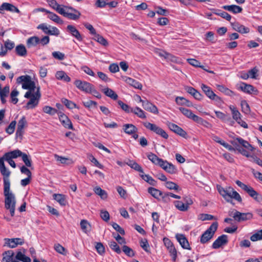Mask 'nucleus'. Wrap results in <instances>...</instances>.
<instances>
[{"label": "nucleus", "mask_w": 262, "mask_h": 262, "mask_svg": "<svg viewBox=\"0 0 262 262\" xmlns=\"http://www.w3.org/2000/svg\"><path fill=\"white\" fill-rule=\"evenodd\" d=\"M17 82L21 83L22 88L28 91L25 94V97L29 98L31 96V93L36 91L35 82L31 80L30 76L26 75L18 77L17 78Z\"/></svg>", "instance_id": "f257e3e1"}, {"label": "nucleus", "mask_w": 262, "mask_h": 262, "mask_svg": "<svg viewBox=\"0 0 262 262\" xmlns=\"http://www.w3.org/2000/svg\"><path fill=\"white\" fill-rule=\"evenodd\" d=\"M5 208L9 210L11 216L15 213L16 200L15 195L10 190V187H4Z\"/></svg>", "instance_id": "f03ea898"}, {"label": "nucleus", "mask_w": 262, "mask_h": 262, "mask_svg": "<svg viewBox=\"0 0 262 262\" xmlns=\"http://www.w3.org/2000/svg\"><path fill=\"white\" fill-rule=\"evenodd\" d=\"M217 190L224 199L228 202H231L232 199L238 202L242 201V198L239 194L232 187H229L224 188L221 186H217Z\"/></svg>", "instance_id": "7ed1b4c3"}, {"label": "nucleus", "mask_w": 262, "mask_h": 262, "mask_svg": "<svg viewBox=\"0 0 262 262\" xmlns=\"http://www.w3.org/2000/svg\"><path fill=\"white\" fill-rule=\"evenodd\" d=\"M235 183L238 186L245 191L255 201L257 202L262 201V195L256 191L251 186L247 185L239 180H236Z\"/></svg>", "instance_id": "20e7f679"}, {"label": "nucleus", "mask_w": 262, "mask_h": 262, "mask_svg": "<svg viewBox=\"0 0 262 262\" xmlns=\"http://www.w3.org/2000/svg\"><path fill=\"white\" fill-rule=\"evenodd\" d=\"M229 215L238 222L251 220L253 217V214L251 212L242 213L235 209L230 211Z\"/></svg>", "instance_id": "39448f33"}, {"label": "nucleus", "mask_w": 262, "mask_h": 262, "mask_svg": "<svg viewBox=\"0 0 262 262\" xmlns=\"http://www.w3.org/2000/svg\"><path fill=\"white\" fill-rule=\"evenodd\" d=\"M218 227L217 222L213 223L203 233L200 238V242L205 244L209 241L213 236Z\"/></svg>", "instance_id": "423d86ee"}, {"label": "nucleus", "mask_w": 262, "mask_h": 262, "mask_svg": "<svg viewBox=\"0 0 262 262\" xmlns=\"http://www.w3.org/2000/svg\"><path fill=\"white\" fill-rule=\"evenodd\" d=\"M179 110L186 117L202 125H205V124H209V122L208 121L204 120L198 116L194 115L190 110H188L184 107H180Z\"/></svg>", "instance_id": "0eeeda50"}, {"label": "nucleus", "mask_w": 262, "mask_h": 262, "mask_svg": "<svg viewBox=\"0 0 262 262\" xmlns=\"http://www.w3.org/2000/svg\"><path fill=\"white\" fill-rule=\"evenodd\" d=\"M61 15L69 19L76 20L79 18L81 13L77 10L71 7L66 6L62 11H61Z\"/></svg>", "instance_id": "6e6552de"}, {"label": "nucleus", "mask_w": 262, "mask_h": 262, "mask_svg": "<svg viewBox=\"0 0 262 262\" xmlns=\"http://www.w3.org/2000/svg\"><path fill=\"white\" fill-rule=\"evenodd\" d=\"M143 124L147 129L153 132L156 134L160 136L164 139H167L168 138V135L162 128L160 127L155 124L151 123L148 122H143Z\"/></svg>", "instance_id": "1a4fd4ad"}, {"label": "nucleus", "mask_w": 262, "mask_h": 262, "mask_svg": "<svg viewBox=\"0 0 262 262\" xmlns=\"http://www.w3.org/2000/svg\"><path fill=\"white\" fill-rule=\"evenodd\" d=\"M41 97L39 87L37 88L36 91L31 93V96L29 98L30 100L27 102L26 108L28 110L32 109L36 107L39 102V100Z\"/></svg>", "instance_id": "9d476101"}, {"label": "nucleus", "mask_w": 262, "mask_h": 262, "mask_svg": "<svg viewBox=\"0 0 262 262\" xmlns=\"http://www.w3.org/2000/svg\"><path fill=\"white\" fill-rule=\"evenodd\" d=\"M18 154L19 152L17 151L16 149L6 152L2 157L3 161L4 162V161H7L12 167L15 168L16 164L13 159L19 157L20 155Z\"/></svg>", "instance_id": "9b49d317"}, {"label": "nucleus", "mask_w": 262, "mask_h": 262, "mask_svg": "<svg viewBox=\"0 0 262 262\" xmlns=\"http://www.w3.org/2000/svg\"><path fill=\"white\" fill-rule=\"evenodd\" d=\"M0 171L3 176L4 187H10V181L9 177L11 174V172L6 168L4 162L3 163H1Z\"/></svg>", "instance_id": "f8f14e48"}, {"label": "nucleus", "mask_w": 262, "mask_h": 262, "mask_svg": "<svg viewBox=\"0 0 262 262\" xmlns=\"http://www.w3.org/2000/svg\"><path fill=\"white\" fill-rule=\"evenodd\" d=\"M201 88L206 96L211 100L215 101L220 100V98L213 92L211 88L209 86L204 83H202L201 84Z\"/></svg>", "instance_id": "ddd939ff"}, {"label": "nucleus", "mask_w": 262, "mask_h": 262, "mask_svg": "<svg viewBox=\"0 0 262 262\" xmlns=\"http://www.w3.org/2000/svg\"><path fill=\"white\" fill-rule=\"evenodd\" d=\"M74 84L77 89L86 93H88V92H90V88L92 85L91 83L79 79L76 80Z\"/></svg>", "instance_id": "4468645a"}, {"label": "nucleus", "mask_w": 262, "mask_h": 262, "mask_svg": "<svg viewBox=\"0 0 262 262\" xmlns=\"http://www.w3.org/2000/svg\"><path fill=\"white\" fill-rule=\"evenodd\" d=\"M239 89L245 93L248 94H254L257 95L258 91L251 84H246V83L243 82L241 84Z\"/></svg>", "instance_id": "2eb2a0df"}, {"label": "nucleus", "mask_w": 262, "mask_h": 262, "mask_svg": "<svg viewBox=\"0 0 262 262\" xmlns=\"http://www.w3.org/2000/svg\"><path fill=\"white\" fill-rule=\"evenodd\" d=\"M159 166L165 171L170 174L176 173L177 171V168L174 165L166 160H163Z\"/></svg>", "instance_id": "dca6fc26"}, {"label": "nucleus", "mask_w": 262, "mask_h": 262, "mask_svg": "<svg viewBox=\"0 0 262 262\" xmlns=\"http://www.w3.org/2000/svg\"><path fill=\"white\" fill-rule=\"evenodd\" d=\"M139 98L140 99V101L142 102V106L145 110L155 114H158V109L156 105L149 102L148 101H143L141 99L140 96H139Z\"/></svg>", "instance_id": "f3484780"}, {"label": "nucleus", "mask_w": 262, "mask_h": 262, "mask_svg": "<svg viewBox=\"0 0 262 262\" xmlns=\"http://www.w3.org/2000/svg\"><path fill=\"white\" fill-rule=\"evenodd\" d=\"M27 122L25 116H23L18 121L17 130L16 132V136L17 137H22L24 132V128L27 126Z\"/></svg>", "instance_id": "a211bd4d"}, {"label": "nucleus", "mask_w": 262, "mask_h": 262, "mask_svg": "<svg viewBox=\"0 0 262 262\" xmlns=\"http://www.w3.org/2000/svg\"><path fill=\"white\" fill-rule=\"evenodd\" d=\"M59 119L62 125L66 128L74 130V128L71 120L63 113H58Z\"/></svg>", "instance_id": "6ab92c4d"}, {"label": "nucleus", "mask_w": 262, "mask_h": 262, "mask_svg": "<svg viewBox=\"0 0 262 262\" xmlns=\"http://www.w3.org/2000/svg\"><path fill=\"white\" fill-rule=\"evenodd\" d=\"M228 243L227 235L223 234L219 237L213 242L212 245L213 249H218L223 245H226Z\"/></svg>", "instance_id": "aec40b11"}, {"label": "nucleus", "mask_w": 262, "mask_h": 262, "mask_svg": "<svg viewBox=\"0 0 262 262\" xmlns=\"http://www.w3.org/2000/svg\"><path fill=\"white\" fill-rule=\"evenodd\" d=\"M4 10L11 12H16L17 13H20V11L17 7L13 5L8 3H3L0 6V13L3 14Z\"/></svg>", "instance_id": "412c9836"}, {"label": "nucleus", "mask_w": 262, "mask_h": 262, "mask_svg": "<svg viewBox=\"0 0 262 262\" xmlns=\"http://www.w3.org/2000/svg\"><path fill=\"white\" fill-rule=\"evenodd\" d=\"M176 238L183 249L187 250L191 249L189 242L184 234H177L176 235Z\"/></svg>", "instance_id": "4be33fe9"}, {"label": "nucleus", "mask_w": 262, "mask_h": 262, "mask_svg": "<svg viewBox=\"0 0 262 262\" xmlns=\"http://www.w3.org/2000/svg\"><path fill=\"white\" fill-rule=\"evenodd\" d=\"M167 125L169 128L174 133L177 134L178 135L181 136L182 137H185L187 135L186 132L181 127H179L177 125L169 122L167 124Z\"/></svg>", "instance_id": "5701e85b"}, {"label": "nucleus", "mask_w": 262, "mask_h": 262, "mask_svg": "<svg viewBox=\"0 0 262 262\" xmlns=\"http://www.w3.org/2000/svg\"><path fill=\"white\" fill-rule=\"evenodd\" d=\"M231 25L234 30L240 33H248L250 32V29L249 28L240 24L238 22L231 23Z\"/></svg>", "instance_id": "b1692460"}, {"label": "nucleus", "mask_w": 262, "mask_h": 262, "mask_svg": "<svg viewBox=\"0 0 262 262\" xmlns=\"http://www.w3.org/2000/svg\"><path fill=\"white\" fill-rule=\"evenodd\" d=\"M67 30L78 41H81L83 40L82 35L75 26L71 25H68L67 26Z\"/></svg>", "instance_id": "393cba45"}, {"label": "nucleus", "mask_w": 262, "mask_h": 262, "mask_svg": "<svg viewBox=\"0 0 262 262\" xmlns=\"http://www.w3.org/2000/svg\"><path fill=\"white\" fill-rule=\"evenodd\" d=\"M5 244L10 248H15L18 245H22L24 241L22 239L19 238H5Z\"/></svg>", "instance_id": "a878e982"}, {"label": "nucleus", "mask_w": 262, "mask_h": 262, "mask_svg": "<svg viewBox=\"0 0 262 262\" xmlns=\"http://www.w3.org/2000/svg\"><path fill=\"white\" fill-rule=\"evenodd\" d=\"M47 2L50 7L60 14H61V11H62L66 7L65 6L60 5L58 4L56 0H47Z\"/></svg>", "instance_id": "bb28decb"}, {"label": "nucleus", "mask_w": 262, "mask_h": 262, "mask_svg": "<svg viewBox=\"0 0 262 262\" xmlns=\"http://www.w3.org/2000/svg\"><path fill=\"white\" fill-rule=\"evenodd\" d=\"M124 81L130 85L133 86L136 89H138L139 90H141L142 88V85L141 83L137 81V80L128 77H125Z\"/></svg>", "instance_id": "cd10ccee"}, {"label": "nucleus", "mask_w": 262, "mask_h": 262, "mask_svg": "<svg viewBox=\"0 0 262 262\" xmlns=\"http://www.w3.org/2000/svg\"><path fill=\"white\" fill-rule=\"evenodd\" d=\"M123 129L126 134L129 135L136 133L138 132V128L132 124H125L123 125Z\"/></svg>", "instance_id": "c85d7f7f"}, {"label": "nucleus", "mask_w": 262, "mask_h": 262, "mask_svg": "<svg viewBox=\"0 0 262 262\" xmlns=\"http://www.w3.org/2000/svg\"><path fill=\"white\" fill-rule=\"evenodd\" d=\"M17 151L19 152V157L22 158L23 161L24 162L25 165L28 167L32 166V161L30 156L27 155L26 154L23 152L19 149H16Z\"/></svg>", "instance_id": "c756f323"}, {"label": "nucleus", "mask_w": 262, "mask_h": 262, "mask_svg": "<svg viewBox=\"0 0 262 262\" xmlns=\"http://www.w3.org/2000/svg\"><path fill=\"white\" fill-rule=\"evenodd\" d=\"M223 8L225 10H228L234 14L241 13L243 10L241 7L234 5L224 6Z\"/></svg>", "instance_id": "7c9ffc66"}, {"label": "nucleus", "mask_w": 262, "mask_h": 262, "mask_svg": "<svg viewBox=\"0 0 262 262\" xmlns=\"http://www.w3.org/2000/svg\"><path fill=\"white\" fill-rule=\"evenodd\" d=\"M102 91L106 96L113 100H117L118 97V95L113 90L108 88L103 89Z\"/></svg>", "instance_id": "2f4dec72"}, {"label": "nucleus", "mask_w": 262, "mask_h": 262, "mask_svg": "<svg viewBox=\"0 0 262 262\" xmlns=\"http://www.w3.org/2000/svg\"><path fill=\"white\" fill-rule=\"evenodd\" d=\"M229 108L231 112L232 118L236 122L241 118L242 115L235 106L231 105L229 106Z\"/></svg>", "instance_id": "473e14b6"}, {"label": "nucleus", "mask_w": 262, "mask_h": 262, "mask_svg": "<svg viewBox=\"0 0 262 262\" xmlns=\"http://www.w3.org/2000/svg\"><path fill=\"white\" fill-rule=\"evenodd\" d=\"M47 17L52 21L59 24H63V20L55 13L50 12H47Z\"/></svg>", "instance_id": "72a5a7b5"}, {"label": "nucleus", "mask_w": 262, "mask_h": 262, "mask_svg": "<svg viewBox=\"0 0 262 262\" xmlns=\"http://www.w3.org/2000/svg\"><path fill=\"white\" fill-rule=\"evenodd\" d=\"M15 52L17 55L21 57L26 56L27 53L26 47L23 44H20L16 47Z\"/></svg>", "instance_id": "f704fd0d"}, {"label": "nucleus", "mask_w": 262, "mask_h": 262, "mask_svg": "<svg viewBox=\"0 0 262 262\" xmlns=\"http://www.w3.org/2000/svg\"><path fill=\"white\" fill-rule=\"evenodd\" d=\"M40 39L37 36H32L29 38L27 40V45L28 48L36 46L39 43Z\"/></svg>", "instance_id": "c9c22d12"}, {"label": "nucleus", "mask_w": 262, "mask_h": 262, "mask_svg": "<svg viewBox=\"0 0 262 262\" xmlns=\"http://www.w3.org/2000/svg\"><path fill=\"white\" fill-rule=\"evenodd\" d=\"M148 159L152 162L154 164L160 165L161 163L162 162L163 159L158 157L155 154L150 152L147 155Z\"/></svg>", "instance_id": "e433bc0d"}, {"label": "nucleus", "mask_w": 262, "mask_h": 262, "mask_svg": "<svg viewBox=\"0 0 262 262\" xmlns=\"http://www.w3.org/2000/svg\"><path fill=\"white\" fill-rule=\"evenodd\" d=\"M148 192L156 199H159L160 196H162L163 193L161 191L154 187H149Z\"/></svg>", "instance_id": "4c0bfd02"}, {"label": "nucleus", "mask_w": 262, "mask_h": 262, "mask_svg": "<svg viewBox=\"0 0 262 262\" xmlns=\"http://www.w3.org/2000/svg\"><path fill=\"white\" fill-rule=\"evenodd\" d=\"M173 204L176 208L180 211H186L188 210L187 205L182 201H175L173 202Z\"/></svg>", "instance_id": "58836bf2"}, {"label": "nucleus", "mask_w": 262, "mask_h": 262, "mask_svg": "<svg viewBox=\"0 0 262 262\" xmlns=\"http://www.w3.org/2000/svg\"><path fill=\"white\" fill-rule=\"evenodd\" d=\"M53 198L61 206H65L67 204L65 195L61 194H54Z\"/></svg>", "instance_id": "ea45409f"}, {"label": "nucleus", "mask_w": 262, "mask_h": 262, "mask_svg": "<svg viewBox=\"0 0 262 262\" xmlns=\"http://www.w3.org/2000/svg\"><path fill=\"white\" fill-rule=\"evenodd\" d=\"M95 193L100 196L103 199L105 200L107 198V193L104 190L102 189L100 187H96L94 188Z\"/></svg>", "instance_id": "a19ab883"}, {"label": "nucleus", "mask_w": 262, "mask_h": 262, "mask_svg": "<svg viewBox=\"0 0 262 262\" xmlns=\"http://www.w3.org/2000/svg\"><path fill=\"white\" fill-rule=\"evenodd\" d=\"M217 89L220 92L225 93L228 96H233L235 95V93L232 91L229 90L228 88L224 86L223 85H217Z\"/></svg>", "instance_id": "79ce46f5"}, {"label": "nucleus", "mask_w": 262, "mask_h": 262, "mask_svg": "<svg viewBox=\"0 0 262 262\" xmlns=\"http://www.w3.org/2000/svg\"><path fill=\"white\" fill-rule=\"evenodd\" d=\"M131 113H134L138 117L142 119H145L146 117L145 112L139 107H136L134 108H132Z\"/></svg>", "instance_id": "37998d69"}, {"label": "nucleus", "mask_w": 262, "mask_h": 262, "mask_svg": "<svg viewBox=\"0 0 262 262\" xmlns=\"http://www.w3.org/2000/svg\"><path fill=\"white\" fill-rule=\"evenodd\" d=\"M236 140L242 145L244 147L246 148L248 150L252 151L253 150V147L251 146L250 144L248 143L247 141L244 140L243 139L238 137L236 139Z\"/></svg>", "instance_id": "c03bdc74"}, {"label": "nucleus", "mask_w": 262, "mask_h": 262, "mask_svg": "<svg viewBox=\"0 0 262 262\" xmlns=\"http://www.w3.org/2000/svg\"><path fill=\"white\" fill-rule=\"evenodd\" d=\"M140 177L143 179L145 181L149 183L150 185L152 186H155L156 184V181L149 175L145 174L143 173L140 174Z\"/></svg>", "instance_id": "a18cd8bd"}, {"label": "nucleus", "mask_w": 262, "mask_h": 262, "mask_svg": "<svg viewBox=\"0 0 262 262\" xmlns=\"http://www.w3.org/2000/svg\"><path fill=\"white\" fill-rule=\"evenodd\" d=\"M15 258L23 262H31V259L29 257L26 256L21 252L19 251L16 253Z\"/></svg>", "instance_id": "49530a36"}, {"label": "nucleus", "mask_w": 262, "mask_h": 262, "mask_svg": "<svg viewBox=\"0 0 262 262\" xmlns=\"http://www.w3.org/2000/svg\"><path fill=\"white\" fill-rule=\"evenodd\" d=\"M167 249L168 251L170 256L172 258V260L173 261H176L177 258V253L178 252H177V250L176 248H175L174 245L172 246L167 248Z\"/></svg>", "instance_id": "de8ad7c7"}, {"label": "nucleus", "mask_w": 262, "mask_h": 262, "mask_svg": "<svg viewBox=\"0 0 262 262\" xmlns=\"http://www.w3.org/2000/svg\"><path fill=\"white\" fill-rule=\"evenodd\" d=\"M80 227L82 231L85 233L90 231L91 225L86 220H82L81 221Z\"/></svg>", "instance_id": "09e8293b"}, {"label": "nucleus", "mask_w": 262, "mask_h": 262, "mask_svg": "<svg viewBox=\"0 0 262 262\" xmlns=\"http://www.w3.org/2000/svg\"><path fill=\"white\" fill-rule=\"evenodd\" d=\"M242 111L246 114H249L250 113V108L249 105L246 100H242L241 103Z\"/></svg>", "instance_id": "8fccbe9b"}, {"label": "nucleus", "mask_w": 262, "mask_h": 262, "mask_svg": "<svg viewBox=\"0 0 262 262\" xmlns=\"http://www.w3.org/2000/svg\"><path fill=\"white\" fill-rule=\"evenodd\" d=\"M122 251L127 256L129 257H132L135 256V253L133 250L126 245H124L122 247Z\"/></svg>", "instance_id": "3c124183"}, {"label": "nucleus", "mask_w": 262, "mask_h": 262, "mask_svg": "<svg viewBox=\"0 0 262 262\" xmlns=\"http://www.w3.org/2000/svg\"><path fill=\"white\" fill-rule=\"evenodd\" d=\"M54 248L55 250L57 252H58L61 254H62L63 255H66L67 254V250L60 244H55Z\"/></svg>", "instance_id": "603ef678"}, {"label": "nucleus", "mask_w": 262, "mask_h": 262, "mask_svg": "<svg viewBox=\"0 0 262 262\" xmlns=\"http://www.w3.org/2000/svg\"><path fill=\"white\" fill-rule=\"evenodd\" d=\"M108 245L111 249L116 252L118 254H120L121 252V250L119 248V246L115 241H110L108 243Z\"/></svg>", "instance_id": "864d4df0"}, {"label": "nucleus", "mask_w": 262, "mask_h": 262, "mask_svg": "<svg viewBox=\"0 0 262 262\" xmlns=\"http://www.w3.org/2000/svg\"><path fill=\"white\" fill-rule=\"evenodd\" d=\"M128 165L132 168L135 169V170L141 172V173H143V169L142 168L141 166L137 163L134 161H130Z\"/></svg>", "instance_id": "5fc2aeb1"}, {"label": "nucleus", "mask_w": 262, "mask_h": 262, "mask_svg": "<svg viewBox=\"0 0 262 262\" xmlns=\"http://www.w3.org/2000/svg\"><path fill=\"white\" fill-rule=\"evenodd\" d=\"M250 239L252 242H256L257 241L261 240L262 239V229L258 230L253 234L250 237Z\"/></svg>", "instance_id": "6e6d98bb"}, {"label": "nucleus", "mask_w": 262, "mask_h": 262, "mask_svg": "<svg viewBox=\"0 0 262 262\" xmlns=\"http://www.w3.org/2000/svg\"><path fill=\"white\" fill-rule=\"evenodd\" d=\"M95 40L104 46H106L108 45L107 40L102 36L99 34H96L95 36Z\"/></svg>", "instance_id": "4d7b16f0"}, {"label": "nucleus", "mask_w": 262, "mask_h": 262, "mask_svg": "<svg viewBox=\"0 0 262 262\" xmlns=\"http://www.w3.org/2000/svg\"><path fill=\"white\" fill-rule=\"evenodd\" d=\"M118 104L120 106V107L126 113H131L132 108L130 107L129 105L123 103L122 101L119 100L118 101Z\"/></svg>", "instance_id": "13d9d810"}, {"label": "nucleus", "mask_w": 262, "mask_h": 262, "mask_svg": "<svg viewBox=\"0 0 262 262\" xmlns=\"http://www.w3.org/2000/svg\"><path fill=\"white\" fill-rule=\"evenodd\" d=\"M43 111L45 113L51 115H54L56 113H57V111L51 106H45L43 107Z\"/></svg>", "instance_id": "bf43d9fd"}, {"label": "nucleus", "mask_w": 262, "mask_h": 262, "mask_svg": "<svg viewBox=\"0 0 262 262\" xmlns=\"http://www.w3.org/2000/svg\"><path fill=\"white\" fill-rule=\"evenodd\" d=\"M61 101L68 108L72 109L76 107V104L75 103L67 99H62Z\"/></svg>", "instance_id": "052dcab7"}, {"label": "nucleus", "mask_w": 262, "mask_h": 262, "mask_svg": "<svg viewBox=\"0 0 262 262\" xmlns=\"http://www.w3.org/2000/svg\"><path fill=\"white\" fill-rule=\"evenodd\" d=\"M16 122V121H12L9 124V125L6 128V132L11 135L14 132Z\"/></svg>", "instance_id": "680f3d73"}, {"label": "nucleus", "mask_w": 262, "mask_h": 262, "mask_svg": "<svg viewBox=\"0 0 262 262\" xmlns=\"http://www.w3.org/2000/svg\"><path fill=\"white\" fill-rule=\"evenodd\" d=\"M165 186L167 188L170 190H178L179 186L175 183L171 181H166L165 183Z\"/></svg>", "instance_id": "e2e57ef3"}, {"label": "nucleus", "mask_w": 262, "mask_h": 262, "mask_svg": "<svg viewBox=\"0 0 262 262\" xmlns=\"http://www.w3.org/2000/svg\"><path fill=\"white\" fill-rule=\"evenodd\" d=\"M215 13L216 14L221 16L223 18L226 19L227 20L229 21L231 19V15L229 14H228V13H227L226 12L221 11L220 10H218V12H215Z\"/></svg>", "instance_id": "0e129e2a"}, {"label": "nucleus", "mask_w": 262, "mask_h": 262, "mask_svg": "<svg viewBox=\"0 0 262 262\" xmlns=\"http://www.w3.org/2000/svg\"><path fill=\"white\" fill-rule=\"evenodd\" d=\"M52 55L54 58L60 60L64 59L65 57L64 54L59 51L53 52H52Z\"/></svg>", "instance_id": "69168bd1"}, {"label": "nucleus", "mask_w": 262, "mask_h": 262, "mask_svg": "<svg viewBox=\"0 0 262 262\" xmlns=\"http://www.w3.org/2000/svg\"><path fill=\"white\" fill-rule=\"evenodd\" d=\"M214 216L211 214L205 213L200 214L199 216V219L202 221H210L214 219Z\"/></svg>", "instance_id": "338daca9"}, {"label": "nucleus", "mask_w": 262, "mask_h": 262, "mask_svg": "<svg viewBox=\"0 0 262 262\" xmlns=\"http://www.w3.org/2000/svg\"><path fill=\"white\" fill-rule=\"evenodd\" d=\"M97 252L100 254L103 255L105 252V248L103 245L101 243H97L95 246Z\"/></svg>", "instance_id": "774afa93"}]
</instances>
